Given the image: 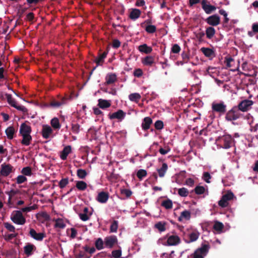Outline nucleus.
Masks as SVG:
<instances>
[{
  "mask_svg": "<svg viewBox=\"0 0 258 258\" xmlns=\"http://www.w3.org/2000/svg\"><path fill=\"white\" fill-rule=\"evenodd\" d=\"M5 95L6 96V97L7 98V101H8V103L10 105H11L12 106L16 108L18 110H20L23 112H26L27 111V109L24 106L17 105L16 102L14 98H13L11 94L6 93L5 94Z\"/></svg>",
  "mask_w": 258,
  "mask_h": 258,
  "instance_id": "423d86ee",
  "label": "nucleus"
},
{
  "mask_svg": "<svg viewBox=\"0 0 258 258\" xmlns=\"http://www.w3.org/2000/svg\"><path fill=\"white\" fill-rule=\"evenodd\" d=\"M39 216L41 218L40 220L42 219L41 221L42 223L50 220V216L46 212H42L39 214Z\"/></svg>",
  "mask_w": 258,
  "mask_h": 258,
  "instance_id": "09e8293b",
  "label": "nucleus"
},
{
  "mask_svg": "<svg viewBox=\"0 0 258 258\" xmlns=\"http://www.w3.org/2000/svg\"><path fill=\"white\" fill-rule=\"evenodd\" d=\"M108 51H104L102 53L99 54L98 56L95 59V62L97 66H101L104 62V59L106 57Z\"/></svg>",
  "mask_w": 258,
  "mask_h": 258,
  "instance_id": "aec40b11",
  "label": "nucleus"
},
{
  "mask_svg": "<svg viewBox=\"0 0 258 258\" xmlns=\"http://www.w3.org/2000/svg\"><path fill=\"white\" fill-rule=\"evenodd\" d=\"M147 175V171L144 169H140L137 173V176L141 180H142L144 177H146Z\"/></svg>",
  "mask_w": 258,
  "mask_h": 258,
  "instance_id": "37998d69",
  "label": "nucleus"
},
{
  "mask_svg": "<svg viewBox=\"0 0 258 258\" xmlns=\"http://www.w3.org/2000/svg\"><path fill=\"white\" fill-rule=\"evenodd\" d=\"M54 227L55 228H59L61 229H63L66 227V224H64L63 221L61 219H57L55 221V223L54 225Z\"/></svg>",
  "mask_w": 258,
  "mask_h": 258,
  "instance_id": "a18cd8bd",
  "label": "nucleus"
},
{
  "mask_svg": "<svg viewBox=\"0 0 258 258\" xmlns=\"http://www.w3.org/2000/svg\"><path fill=\"white\" fill-rule=\"evenodd\" d=\"M35 246L32 244H27L24 247V250L25 253L27 255L32 254V251L34 249Z\"/></svg>",
  "mask_w": 258,
  "mask_h": 258,
  "instance_id": "72a5a7b5",
  "label": "nucleus"
},
{
  "mask_svg": "<svg viewBox=\"0 0 258 258\" xmlns=\"http://www.w3.org/2000/svg\"><path fill=\"white\" fill-rule=\"evenodd\" d=\"M146 31L150 34L154 33L156 31L157 28L155 25H147L145 28Z\"/></svg>",
  "mask_w": 258,
  "mask_h": 258,
  "instance_id": "79ce46f5",
  "label": "nucleus"
},
{
  "mask_svg": "<svg viewBox=\"0 0 258 258\" xmlns=\"http://www.w3.org/2000/svg\"><path fill=\"white\" fill-rule=\"evenodd\" d=\"M11 220L18 225H24L26 223V219L21 211H13L11 216Z\"/></svg>",
  "mask_w": 258,
  "mask_h": 258,
  "instance_id": "7ed1b4c3",
  "label": "nucleus"
},
{
  "mask_svg": "<svg viewBox=\"0 0 258 258\" xmlns=\"http://www.w3.org/2000/svg\"><path fill=\"white\" fill-rule=\"evenodd\" d=\"M209 248L210 245L208 244H202V246L196 249L195 251L204 256L208 252Z\"/></svg>",
  "mask_w": 258,
  "mask_h": 258,
  "instance_id": "a211bd4d",
  "label": "nucleus"
},
{
  "mask_svg": "<svg viewBox=\"0 0 258 258\" xmlns=\"http://www.w3.org/2000/svg\"><path fill=\"white\" fill-rule=\"evenodd\" d=\"M128 98L131 101L138 102L141 98V96L139 93H132L128 96Z\"/></svg>",
  "mask_w": 258,
  "mask_h": 258,
  "instance_id": "e433bc0d",
  "label": "nucleus"
},
{
  "mask_svg": "<svg viewBox=\"0 0 258 258\" xmlns=\"http://www.w3.org/2000/svg\"><path fill=\"white\" fill-rule=\"evenodd\" d=\"M200 233L195 230L187 235L184 234L183 239L185 243H189L196 241L199 237Z\"/></svg>",
  "mask_w": 258,
  "mask_h": 258,
  "instance_id": "20e7f679",
  "label": "nucleus"
},
{
  "mask_svg": "<svg viewBox=\"0 0 258 258\" xmlns=\"http://www.w3.org/2000/svg\"><path fill=\"white\" fill-rule=\"evenodd\" d=\"M213 111L224 114L226 111V105L223 102L220 103H213L212 104Z\"/></svg>",
  "mask_w": 258,
  "mask_h": 258,
  "instance_id": "39448f33",
  "label": "nucleus"
},
{
  "mask_svg": "<svg viewBox=\"0 0 258 258\" xmlns=\"http://www.w3.org/2000/svg\"><path fill=\"white\" fill-rule=\"evenodd\" d=\"M77 175L80 179H84L87 175L86 171L82 169H78L77 171Z\"/></svg>",
  "mask_w": 258,
  "mask_h": 258,
  "instance_id": "ea45409f",
  "label": "nucleus"
},
{
  "mask_svg": "<svg viewBox=\"0 0 258 258\" xmlns=\"http://www.w3.org/2000/svg\"><path fill=\"white\" fill-rule=\"evenodd\" d=\"M21 173L26 176H31L32 173L31 168L29 166L24 167L21 171Z\"/></svg>",
  "mask_w": 258,
  "mask_h": 258,
  "instance_id": "8fccbe9b",
  "label": "nucleus"
},
{
  "mask_svg": "<svg viewBox=\"0 0 258 258\" xmlns=\"http://www.w3.org/2000/svg\"><path fill=\"white\" fill-rule=\"evenodd\" d=\"M105 80L106 85H111L117 81V76L114 73H109L106 75Z\"/></svg>",
  "mask_w": 258,
  "mask_h": 258,
  "instance_id": "2eb2a0df",
  "label": "nucleus"
},
{
  "mask_svg": "<svg viewBox=\"0 0 258 258\" xmlns=\"http://www.w3.org/2000/svg\"><path fill=\"white\" fill-rule=\"evenodd\" d=\"M203 9L204 10L206 14H210L212 12L214 11L216 9V8L214 6L207 5L205 7H204V8Z\"/></svg>",
  "mask_w": 258,
  "mask_h": 258,
  "instance_id": "c03bdc74",
  "label": "nucleus"
},
{
  "mask_svg": "<svg viewBox=\"0 0 258 258\" xmlns=\"http://www.w3.org/2000/svg\"><path fill=\"white\" fill-rule=\"evenodd\" d=\"M6 134L7 135V138L12 140L14 138V135L15 133V130L13 126L8 127L5 131Z\"/></svg>",
  "mask_w": 258,
  "mask_h": 258,
  "instance_id": "cd10ccee",
  "label": "nucleus"
},
{
  "mask_svg": "<svg viewBox=\"0 0 258 258\" xmlns=\"http://www.w3.org/2000/svg\"><path fill=\"white\" fill-rule=\"evenodd\" d=\"M252 104V101L250 100H244L241 101L237 107L238 108L240 111H242L244 112L247 111Z\"/></svg>",
  "mask_w": 258,
  "mask_h": 258,
  "instance_id": "6e6552de",
  "label": "nucleus"
},
{
  "mask_svg": "<svg viewBox=\"0 0 258 258\" xmlns=\"http://www.w3.org/2000/svg\"><path fill=\"white\" fill-rule=\"evenodd\" d=\"M228 201H227L223 196L222 197L221 200L219 201L218 204L219 205L222 207L225 208L227 207L228 205Z\"/></svg>",
  "mask_w": 258,
  "mask_h": 258,
  "instance_id": "864d4df0",
  "label": "nucleus"
},
{
  "mask_svg": "<svg viewBox=\"0 0 258 258\" xmlns=\"http://www.w3.org/2000/svg\"><path fill=\"white\" fill-rule=\"evenodd\" d=\"M161 206L166 209H170L172 208V202L169 199L163 201L161 203Z\"/></svg>",
  "mask_w": 258,
  "mask_h": 258,
  "instance_id": "58836bf2",
  "label": "nucleus"
},
{
  "mask_svg": "<svg viewBox=\"0 0 258 258\" xmlns=\"http://www.w3.org/2000/svg\"><path fill=\"white\" fill-rule=\"evenodd\" d=\"M98 106L101 109H106L107 108L111 106V103L110 101L99 99L98 100Z\"/></svg>",
  "mask_w": 258,
  "mask_h": 258,
  "instance_id": "5701e85b",
  "label": "nucleus"
},
{
  "mask_svg": "<svg viewBox=\"0 0 258 258\" xmlns=\"http://www.w3.org/2000/svg\"><path fill=\"white\" fill-rule=\"evenodd\" d=\"M76 187L80 190H85L87 187V183L84 181H77L76 184Z\"/></svg>",
  "mask_w": 258,
  "mask_h": 258,
  "instance_id": "c9c22d12",
  "label": "nucleus"
},
{
  "mask_svg": "<svg viewBox=\"0 0 258 258\" xmlns=\"http://www.w3.org/2000/svg\"><path fill=\"white\" fill-rule=\"evenodd\" d=\"M190 212L189 211L184 210L181 213L178 220L180 222L182 221L183 219L188 220L190 219Z\"/></svg>",
  "mask_w": 258,
  "mask_h": 258,
  "instance_id": "a878e982",
  "label": "nucleus"
},
{
  "mask_svg": "<svg viewBox=\"0 0 258 258\" xmlns=\"http://www.w3.org/2000/svg\"><path fill=\"white\" fill-rule=\"evenodd\" d=\"M224 228V225L222 223L219 221H215L213 226V229L218 232H221Z\"/></svg>",
  "mask_w": 258,
  "mask_h": 258,
  "instance_id": "4c0bfd02",
  "label": "nucleus"
},
{
  "mask_svg": "<svg viewBox=\"0 0 258 258\" xmlns=\"http://www.w3.org/2000/svg\"><path fill=\"white\" fill-rule=\"evenodd\" d=\"M170 151V149L168 146H166L164 149L160 148L159 150V153L162 155H165Z\"/></svg>",
  "mask_w": 258,
  "mask_h": 258,
  "instance_id": "69168bd1",
  "label": "nucleus"
},
{
  "mask_svg": "<svg viewBox=\"0 0 258 258\" xmlns=\"http://www.w3.org/2000/svg\"><path fill=\"white\" fill-rule=\"evenodd\" d=\"M4 224L5 227L10 232H15V227L13 225L8 222H5Z\"/></svg>",
  "mask_w": 258,
  "mask_h": 258,
  "instance_id": "6e6d98bb",
  "label": "nucleus"
},
{
  "mask_svg": "<svg viewBox=\"0 0 258 258\" xmlns=\"http://www.w3.org/2000/svg\"><path fill=\"white\" fill-rule=\"evenodd\" d=\"M81 126L78 123H73L72 124L71 130L72 132L76 134H78L80 131Z\"/></svg>",
  "mask_w": 258,
  "mask_h": 258,
  "instance_id": "de8ad7c7",
  "label": "nucleus"
},
{
  "mask_svg": "<svg viewBox=\"0 0 258 258\" xmlns=\"http://www.w3.org/2000/svg\"><path fill=\"white\" fill-rule=\"evenodd\" d=\"M138 50L141 52L149 54L152 52V48L151 47L148 46L146 44H144L139 46Z\"/></svg>",
  "mask_w": 258,
  "mask_h": 258,
  "instance_id": "393cba45",
  "label": "nucleus"
},
{
  "mask_svg": "<svg viewBox=\"0 0 258 258\" xmlns=\"http://www.w3.org/2000/svg\"><path fill=\"white\" fill-rule=\"evenodd\" d=\"M211 178V176L208 172H204L203 174V179L207 183H210V179Z\"/></svg>",
  "mask_w": 258,
  "mask_h": 258,
  "instance_id": "338daca9",
  "label": "nucleus"
},
{
  "mask_svg": "<svg viewBox=\"0 0 258 258\" xmlns=\"http://www.w3.org/2000/svg\"><path fill=\"white\" fill-rule=\"evenodd\" d=\"M201 50L207 57H211L214 54V51L209 48L202 47L201 48Z\"/></svg>",
  "mask_w": 258,
  "mask_h": 258,
  "instance_id": "f704fd0d",
  "label": "nucleus"
},
{
  "mask_svg": "<svg viewBox=\"0 0 258 258\" xmlns=\"http://www.w3.org/2000/svg\"><path fill=\"white\" fill-rule=\"evenodd\" d=\"M168 169L167 164L165 163H163L162 165V167L160 168L157 169V172L160 177H163L165 173H166Z\"/></svg>",
  "mask_w": 258,
  "mask_h": 258,
  "instance_id": "b1692460",
  "label": "nucleus"
},
{
  "mask_svg": "<svg viewBox=\"0 0 258 258\" xmlns=\"http://www.w3.org/2000/svg\"><path fill=\"white\" fill-rule=\"evenodd\" d=\"M31 132V127L30 126L26 124L25 123L21 124L20 128V133L21 135H30Z\"/></svg>",
  "mask_w": 258,
  "mask_h": 258,
  "instance_id": "dca6fc26",
  "label": "nucleus"
},
{
  "mask_svg": "<svg viewBox=\"0 0 258 258\" xmlns=\"http://www.w3.org/2000/svg\"><path fill=\"white\" fill-rule=\"evenodd\" d=\"M216 30L213 27H208L206 30V35L207 37L210 39L212 38L215 35Z\"/></svg>",
  "mask_w": 258,
  "mask_h": 258,
  "instance_id": "c85d7f7f",
  "label": "nucleus"
},
{
  "mask_svg": "<svg viewBox=\"0 0 258 258\" xmlns=\"http://www.w3.org/2000/svg\"><path fill=\"white\" fill-rule=\"evenodd\" d=\"M125 116V113L121 109L118 110L116 112L112 113H109L108 117L110 119H117L121 121Z\"/></svg>",
  "mask_w": 258,
  "mask_h": 258,
  "instance_id": "9d476101",
  "label": "nucleus"
},
{
  "mask_svg": "<svg viewBox=\"0 0 258 258\" xmlns=\"http://www.w3.org/2000/svg\"><path fill=\"white\" fill-rule=\"evenodd\" d=\"M154 126L156 130H160L163 128V122L160 120H158L155 122Z\"/></svg>",
  "mask_w": 258,
  "mask_h": 258,
  "instance_id": "4d7b16f0",
  "label": "nucleus"
},
{
  "mask_svg": "<svg viewBox=\"0 0 258 258\" xmlns=\"http://www.w3.org/2000/svg\"><path fill=\"white\" fill-rule=\"evenodd\" d=\"M71 150L72 148L70 146L65 147L61 152L60 155V158L63 160H66L68 155L71 153Z\"/></svg>",
  "mask_w": 258,
  "mask_h": 258,
  "instance_id": "412c9836",
  "label": "nucleus"
},
{
  "mask_svg": "<svg viewBox=\"0 0 258 258\" xmlns=\"http://www.w3.org/2000/svg\"><path fill=\"white\" fill-rule=\"evenodd\" d=\"M132 192L128 189H123L121 190V194L125 195L126 198H129L132 195Z\"/></svg>",
  "mask_w": 258,
  "mask_h": 258,
  "instance_id": "e2e57ef3",
  "label": "nucleus"
},
{
  "mask_svg": "<svg viewBox=\"0 0 258 258\" xmlns=\"http://www.w3.org/2000/svg\"><path fill=\"white\" fill-rule=\"evenodd\" d=\"M217 142L223 148L228 149L234 145V140L229 135H224L219 137L217 140Z\"/></svg>",
  "mask_w": 258,
  "mask_h": 258,
  "instance_id": "f257e3e1",
  "label": "nucleus"
},
{
  "mask_svg": "<svg viewBox=\"0 0 258 258\" xmlns=\"http://www.w3.org/2000/svg\"><path fill=\"white\" fill-rule=\"evenodd\" d=\"M181 50L180 47L177 44L173 45L171 48V52L173 53H178Z\"/></svg>",
  "mask_w": 258,
  "mask_h": 258,
  "instance_id": "052dcab7",
  "label": "nucleus"
},
{
  "mask_svg": "<svg viewBox=\"0 0 258 258\" xmlns=\"http://www.w3.org/2000/svg\"><path fill=\"white\" fill-rule=\"evenodd\" d=\"M180 238L176 235H172L168 237L167 243L168 245H176L180 243Z\"/></svg>",
  "mask_w": 258,
  "mask_h": 258,
  "instance_id": "ddd939ff",
  "label": "nucleus"
},
{
  "mask_svg": "<svg viewBox=\"0 0 258 258\" xmlns=\"http://www.w3.org/2000/svg\"><path fill=\"white\" fill-rule=\"evenodd\" d=\"M204 256L200 254L197 252L195 251L193 253L191 254L188 256L187 258H204Z\"/></svg>",
  "mask_w": 258,
  "mask_h": 258,
  "instance_id": "774afa93",
  "label": "nucleus"
},
{
  "mask_svg": "<svg viewBox=\"0 0 258 258\" xmlns=\"http://www.w3.org/2000/svg\"><path fill=\"white\" fill-rule=\"evenodd\" d=\"M117 243V238L115 235L106 236L104 238V245L106 247L112 248Z\"/></svg>",
  "mask_w": 258,
  "mask_h": 258,
  "instance_id": "0eeeda50",
  "label": "nucleus"
},
{
  "mask_svg": "<svg viewBox=\"0 0 258 258\" xmlns=\"http://www.w3.org/2000/svg\"><path fill=\"white\" fill-rule=\"evenodd\" d=\"M112 256L114 258H119L121 255V250L120 249L114 250L112 251Z\"/></svg>",
  "mask_w": 258,
  "mask_h": 258,
  "instance_id": "680f3d73",
  "label": "nucleus"
},
{
  "mask_svg": "<svg viewBox=\"0 0 258 258\" xmlns=\"http://www.w3.org/2000/svg\"><path fill=\"white\" fill-rule=\"evenodd\" d=\"M141 14V11L137 9H134L131 12L129 17L131 19L135 20L139 18Z\"/></svg>",
  "mask_w": 258,
  "mask_h": 258,
  "instance_id": "4be33fe9",
  "label": "nucleus"
},
{
  "mask_svg": "<svg viewBox=\"0 0 258 258\" xmlns=\"http://www.w3.org/2000/svg\"><path fill=\"white\" fill-rule=\"evenodd\" d=\"M23 139L21 141V144L25 146H29L32 140V137L30 135H22Z\"/></svg>",
  "mask_w": 258,
  "mask_h": 258,
  "instance_id": "7c9ffc66",
  "label": "nucleus"
},
{
  "mask_svg": "<svg viewBox=\"0 0 258 258\" xmlns=\"http://www.w3.org/2000/svg\"><path fill=\"white\" fill-rule=\"evenodd\" d=\"M69 183L68 178L61 179L59 182V186L60 188H64Z\"/></svg>",
  "mask_w": 258,
  "mask_h": 258,
  "instance_id": "13d9d810",
  "label": "nucleus"
},
{
  "mask_svg": "<svg viewBox=\"0 0 258 258\" xmlns=\"http://www.w3.org/2000/svg\"><path fill=\"white\" fill-rule=\"evenodd\" d=\"M50 124L52 127L55 130H59L61 127L59 119L57 117L53 118L50 121Z\"/></svg>",
  "mask_w": 258,
  "mask_h": 258,
  "instance_id": "2f4dec72",
  "label": "nucleus"
},
{
  "mask_svg": "<svg viewBox=\"0 0 258 258\" xmlns=\"http://www.w3.org/2000/svg\"><path fill=\"white\" fill-rule=\"evenodd\" d=\"M118 229V221L114 220L110 227V232H116Z\"/></svg>",
  "mask_w": 258,
  "mask_h": 258,
  "instance_id": "603ef678",
  "label": "nucleus"
},
{
  "mask_svg": "<svg viewBox=\"0 0 258 258\" xmlns=\"http://www.w3.org/2000/svg\"><path fill=\"white\" fill-rule=\"evenodd\" d=\"M194 191L197 195H202L205 192V188L203 186L198 185L195 188Z\"/></svg>",
  "mask_w": 258,
  "mask_h": 258,
  "instance_id": "3c124183",
  "label": "nucleus"
},
{
  "mask_svg": "<svg viewBox=\"0 0 258 258\" xmlns=\"http://www.w3.org/2000/svg\"><path fill=\"white\" fill-rule=\"evenodd\" d=\"M29 234L32 238L38 241L42 240L45 237V234L43 233H37L36 231L32 228L30 229Z\"/></svg>",
  "mask_w": 258,
  "mask_h": 258,
  "instance_id": "4468645a",
  "label": "nucleus"
},
{
  "mask_svg": "<svg viewBox=\"0 0 258 258\" xmlns=\"http://www.w3.org/2000/svg\"><path fill=\"white\" fill-rule=\"evenodd\" d=\"M13 167L10 164H3L1 165V174L4 176H8L13 171Z\"/></svg>",
  "mask_w": 258,
  "mask_h": 258,
  "instance_id": "f8f14e48",
  "label": "nucleus"
},
{
  "mask_svg": "<svg viewBox=\"0 0 258 258\" xmlns=\"http://www.w3.org/2000/svg\"><path fill=\"white\" fill-rule=\"evenodd\" d=\"M165 222H158L155 225V227L157 228L160 232H163L166 230Z\"/></svg>",
  "mask_w": 258,
  "mask_h": 258,
  "instance_id": "a19ab883",
  "label": "nucleus"
},
{
  "mask_svg": "<svg viewBox=\"0 0 258 258\" xmlns=\"http://www.w3.org/2000/svg\"><path fill=\"white\" fill-rule=\"evenodd\" d=\"M205 21L211 26H216L220 23V18L217 15H213L208 17Z\"/></svg>",
  "mask_w": 258,
  "mask_h": 258,
  "instance_id": "1a4fd4ad",
  "label": "nucleus"
},
{
  "mask_svg": "<svg viewBox=\"0 0 258 258\" xmlns=\"http://www.w3.org/2000/svg\"><path fill=\"white\" fill-rule=\"evenodd\" d=\"M92 213H90L89 215L85 213H80L79 214V216L81 220H82L83 221H86L90 219V217Z\"/></svg>",
  "mask_w": 258,
  "mask_h": 258,
  "instance_id": "5fc2aeb1",
  "label": "nucleus"
},
{
  "mask_svg": "<svg viewBox=\"0 0 258 258\" xmlns=\"http://www.w3.org/2000/svg\"><path fill=\"white\" fill-rule=\"evenodd\" d=\"M223 197L227 201L231 200L234 198V194L231 191H228L226 194L224 195Z\"/></svg>",
  "mask_w": 258,
  "mask_h": 258,
  "instance_id": "bf43d9fd",
  "label": "nucleus"
},
{
  "mask_svg": "<svg viewBox=\"0 0 258 258\" xmlns=\"http://www.w3.org/2000/svg\"><path fill=\"white\" fill-rule=\"evenodd\" d=\"M142 62L144 65L151 66L154 63V58L152 56H147L144 58Z\"/></svg>",
  "mask_w": 258,
  "mask_h": 258,
  "instance_id": "c756f323",
  "label": "nucleus"
},
{
  "mask_svg": "<svg viewBox=\"0 0 258 258\" xmlns=\"http://www.w3.org/2000/svg\"><path fill=\"white\" fill-rule=\"evenodd\" d=\"M178 194L180 197H186L188 196V190L185 187H182L178 189Z\"/></svg>",
  "mask_w": 258,
  "mask_h": 258,
  "instance_id": "49530a36",
  "label": "nucleus"
},
{
  "mask_svg": "<svg viewBox=\"0 0 258 258\" xmlns=\"http://www.w3.org/2000/svg\"><path fill=\"white\" fill-rule=\"evenodd\" d=\"M53 130L49 125H43L41 131V135L44 139H47L50 137H53V136H51Z\"/></svg>",
  "mask_w": 258,
  "mask_h": 258,
  "instance_id": "9b49d317",
  "label": "nucleus"
},
{
  "mask_svg": "<svg viewBox=\"0 0 258 258\" xmlns=\"http://www.w3.org/2000/svg\"><path fill=\"white\" fill-rule=\"evenodd\" d=\"M66 100V98L62 97L61 99V101H57L56 100H52L50 103V106L53 108H58L61 105L65 103Z\"/></svg>",
  "mask_w": 258,
  "mask_h": 258,
  "instance_id": "bb28decb",
  "label": "nucleus"
},
{
  "mask_svg": "<svg viewBox=\"0 0 258 258\" xmlns=\"http://www.w3.org/2000/svg\"><path fill=\"white\" fill-rule=\"evenodd\" d=\"M104 240L103 241L101 238H97L95 242V246L98 250H101L104 248Z\"/></svg>",
  "mask_w": 258,
  "mask_h": 258,
  "instance_id": "473e14b6",
  "label": "nucleus"
},
{
  "mask_svg": "<svg viewBox=\"0 0 258 258\" xmlns=\"http://www.w3.org/2000/svg\"><path fill=\"white\" fill-rule=\"evenodd\" d=\"M152 122V119L150 117H145L142 123V129L144 131L148 130L150 128V125Z\"/></svg>",
  "mask_w": 258,
  "mask_h": 258,
  "instance_id": "6ab92c4d",
  "label": "nucleus"
},
{
  "mask_svg": "<svg viewBox=\"0 0 258 258\" xmlns=\"http://www.w3.org/2000/svg\"><path fill=\"white\" fill-rule=\"evenodd\" d=\"M16 179L18 184H21L27 180V178L24 175H19Z\"/></svg>",
  "mask_w": 258,
  "mask_h": 258,
  "instance_id": "0e129e2a",
  "label": "nucleus"
},
{
  "mask_svg": "<svg viewBox=\"0 0 258 258\" xmlns=\"http://www.w3.org/2000/svg\"><path fill=\"white\" fill-rule=\"evenodd\" d=\"M242 116L237 106L233 107L225 115V119L229 121L236 120Z\"/></svg>",
  "mask_w": 258,
  "mask_h": 258,
  "instance_id": "f03ea898",
  "label": "nucleus"
},
{
  "mask_svg": "<svg viewBox=\"0 0 258 258\" xmlns=\"http://www.w3.org/2000/svg\"><path fill=\"white\" fill-rule=\"evenodd\" d=\"M109 198L108 193L104 191H101L98 194L97 200L100 203H105Z\"/></svg>",
  "mask_w": 258,
  "mask_h": 258,
  "instance_id": "f3484780",
  "label": "nucleus"
}]
</instances>
